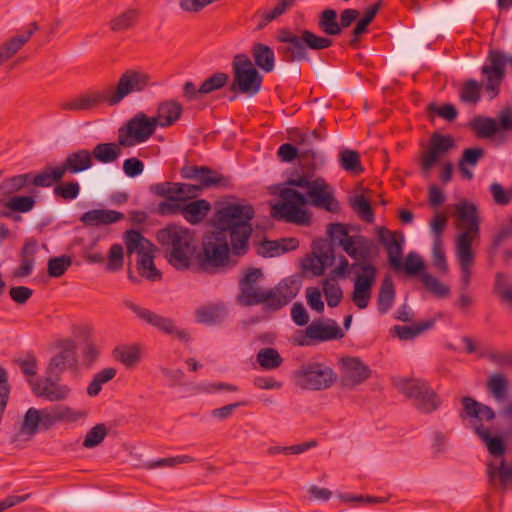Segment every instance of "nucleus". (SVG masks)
Masks as SVG:
<instances>
[{
    "mask_svg": "<svg viewBox=\"0 0 512 512\" xmlns=\"http://www.w3.org/2000/svg\"><path fill=\"white\" fill-rule=\"evenodd\" d=\"M327 233L330 241L317 239L313 242V258H307L304 268L311 269L315 276H322L325 269L335 263L334 244L342 247L355 262L350 265L347 258L340 255L339 265L331 271V274L333 277L346 278L350 270L359 268L362 273L356 275L351 297L359 309L367 308L377 276V269L373 264V259L378 252L377 246L363 235H350L343 223H330Z\"/></svg>",
    "mask_w": 512,
    "mask_h": 512,
    "instance_id": "f257e3e1",
    "label": "nucleus"
},
{
    "mask_svg": "<svg viewBox=\"0 0 512 512\" xmlns=\"http://www.w3.org/2000/svg\"><path fill=\"white\" fill-rule=\"evenodd\" d=\"M255 210L250 204L229 203L216 212L215 230L203 236L202 250L194 263L205 273H225L235 266L231 256L242 257L249 251Z\"/></svg>",
    "mask_w": 512,
    "mask_h": 512,
    "instance_id": "f03ea898",
    "label": "nucleus"
},
{
    "mask_svg": "<svg viewBox=\"0 0 512 512\" xmlns=\"http://www.w3.org/2000/svg\"><path fill=\"white\" fill-rule=\"evenodd\" d=\"M260 268H249L239 281L237 302L245 307L263 305L265 312H276L294 299L300 289L299 282L294 278H285L270 289L257 286L262 279Z\"/></svg>",
    "mask_w": 512,
    "mask_h": 512,
    "instance_id": "7ed1b4c3",
    "label": "nucleus"
},
{
    "mask_svg": "<svg viewBox=\"0 0 512 512\" xmlns=\"http://www.w3.org/2000/svg\"><path fill=\"white\" fill-rule=\"evenodd\" d=\"M457 217L464 231L459 233L456 242V256L459 263L461 277L460 288L468 290L471 281V267L474 263L472 241L480 233V217L476 204L468 200H462L455 205Z\"/></svg>",
    "mask_w": 512,
    "mask_h": 512,
    "instance_id": "20e7f679",
    "label": "nucleus"
},
{
    "mask_svg": "<svg viewBox=\"0 0 512 512\" xmlns=\"http://www.w3.org/2000/svg\"><path fill=\"white\" fill-rule=\"evenodd\" d=\"M156 239L165 252L167 262L178 271L191 270L197 245L193 232L177 224L157 231Z\"/></svg>",
    "mask_w": 512,
    "mask_h": 512,
    "instance_id": "39448f33",
    "label": "nucleus"
},
{
    "mask_svg": "<svg viewBox=\"0 0 512 512\" xmlns=\"http://www.w3.org/2000/svg\"><path fill=\"white\" fill-rule=\"evenodd\" d=\"M276 40L279 43L277 53L286 63L309 61L308 49L322 50L333 44L332 39L319 36L310 30L302 29L295 33L286 27L278 30Z\"/></svg>",
    "mask_w": 512,
    "mask_h": 512,
    "instance_id": "423d86ee",
    "label": "nucleus"
},
{
    "mask_svg": "<svg viewBox=\"0 0 512 512\" xmlns=\"http://www.w3.org/2000/svg\"><path fill=\"white\" fill-rule=\"evenodd\" d=\"M376 232L379 242L387 251L388 262L393 270L404 271L409 276H421L422 273H426L425 263L416 252H409L403 261L405 237L402 231L391 232L386 227H379Z\"/></svg>",
    "mask_w": 512,
    "mask_h": 512,
    "instance_id": "0eeeda50",
    "label": "nucleus"
},
{
    "mask_svg": "<svg viewBox=\"0 0 512 512\" xmlns=\"http://www.w3.org/2000/svg\"><path fill=\"white\" fill-rule=\"evenodd\" d=\"M463 406L459 414L461 419H475L479 423L473 427L474 433L486 444L489 453L494 457H501L506 451V446L501 436H492L490 431L481 423L490 422L496 418V412L492 407L483 404L471 396L461 398Z\"/></svg>",
    "mask_w": 512,
    "mask_h": 512,
    "instance_id": "6e6552de",
    "label": "nucleus"
},
{
    "mask_svg": "<svg viewBox=\"0 0 512 512\" xmlns=\"http://www.w3.org/2000/svg\"><path fill=\"white\" fill-rule=\"evenodd\" d=\"M233 81L229 90L233 93L255 96L262 87L263 76L246 54H236L232 61ZM237 95L229 97L234 101Z\"/></svg>",
    "mask_w": 512,
    "mask_h": 512,
    "instance_id": "1a4fd4ad",
    "label": "nucleus"
},
{
    "mask_svg": "<svg viewBox=\"0 0 512 512\" xmlns=\"http://www.w3.org/2000/svg\"><path fill=\"white\" fill-rule=\"evenodd\" d=\"M281 202L272 206L271 216L275 219H284L289 223L307 224L310 215L301 207L309 203L307 194H302L292 188H283L279 192Z\"/></svg>",
    "mask_w": 512,
    "mask_h": 512,
    "instance_id": "9d476101",
    "label": "nucleus"
},
{
    "mask_svg": "<svg viewBox=\"0 0 512 512\" xmlns=\"http://www.w3.org/2000/svg\"><path fill=\"white\" fill-rule=\"evenodd\" d=\"M336 377L332 368L319 362H307L293 371L296 386L311 391L328 389L333 385Z\"/></svg>",
    "mask_w": 512,
    "mask_h": 512,
    "instance_id": "9b49d317",
    "label": "nucleus"
},
{
    "mask_svg": "<svg viewBox=\"0 0 512 512\" xmlns=\"http://www.w3.org/2000/svg\"><path fill=\"white\" fill-rule=\"evenodd\" d=\"M487 60L481 68V73L485 78V91L489 93L490 99L496 98L500 93V86L505 78V66L509 63L512 66V56L506 55L496 49L488 52Z\"/></svg>",
    "mask_w": 512,
    "mask_h": 512,
    "instance_id": "f8f14e48",
    "label": "nucleus"
},
{
    "mask_svg": "<svg viewBox=\"0 0 512 512\" xmlns=\"http://www.w3.org/2000/svg\"><path fill=\"white\" fill-rule=\"evenodd\" d=\"M157 122L153 117H148L143 112L132 117L125 127L119 129L120 144L123 147H131L147 141L155 132Z\"/></svg>",
    "mask_w": 512,
    "mask_h": 512,
    "instance_id": "ddd939ff",
    "label": "nucleus"
},
{
    "mask_svg": "<svg viewBox=\"0 0 512 512\" xmlns=\"http://www.w3.org/2000/svg\"><path fill=\"white\" fill-rule=\"evenodd\" d=\"M399 389L405 396L413 399L415 407L423 413H431L441 404L440 398L426 381L404 380Z\"/></svg>",
    "mask_w": 512,
    "mask_h": 512,
    "instance_id": "4468645a",
    "label": "nucleus"
},
{
    "mask_svg": "<svg viewBox=\"0 0 512 512\" xmlns=\"http://www.w3.org/2000/svg\"><path fill=\"white\" fill-rule=\"evenodd\" d=\"M110 86L88 89L79 95L60 103L59 107L63 111L83 112L98 109L103 104L115 106L110 102Z\"/></svg>",
    "mask_w": 512,
    "mask_h": 512,
    "instance_id": "2eb2a0df",
    "label": "nucleus"
},
{
    "mask_svg": "<svg viewBox=\"0 0 512 512\" xmlns=\"http://www.w3.org/2000/svg\"><path fill=\"white\" fill-rule=\"evenodd\" d=\"M149 85L148 74L129 69L120 76L115 87L110 86V102L116 106L129 94L143 92Z\"/></svg>",
    "mask_w": 512,
    "mask_h": 512,
    "instance_id": "dca6fc26",
    "label": "nucleus"
},
{
    "mask_svg": "<svg viewBox=\"0 0 512 512\" xmlns=\"http://www.w3.org/2000/svg\"><path fill=\"white\" fill-rule=\"evenodd\" d=\"M123 305L133 311L136 316L145 323L153 326L167 335H175L181 341H188L189 334L185 330L178 329L173 319L163 317L149 309L143 308L130 300H124Z\"/></svg>",
    "mask_w": 512,
    "mask_h": 512,
    "instance_id": "f3484780",
    "label": "nucleus"
},
{
    "mask_svg": "<svg viewBox=\"0 0 512 512\" xmlns=\"http://www.w3.org/2000/svg\"><path fill=\"white\" fill-rule=\"evenodd\" d=\"M60 379L59 375L45 373L42 378L29 380V386L38 398L50 402L63 401L69 397L71 389L68 385L59 383Z\"/></svg>",
    "mask_w": 512,
    "mask_h": 512,
    "instance_id": "a211bd4d",
    "label": "nucleus"
},
{
    "mask_svg": "<svg viewBox=\"0 0 512 512\" xmlns=\"http://www.w3.org/2000/svg\"><path fill=\"white\" fill-rule=\"evenodd\" d=\"M57 346L59 351L51 357L46 368V374L61 376L66 370L76 368L78 360L76 345L73 340H61Z\"/></svg>",
    "mask_w": 512,
    "mask_h": 512,
    "instance_id": "6ab92c4d",
    "label": "nucleus"
},
{
    "mask_svg": "<svg viewBox=\"0 0 512 512\" xmlns=\"http://www.w3.org/2000/svg\"><path fill=\"white\" fill-rule=\"evenodd\" d=\"M455 147V140L450 135L434 132L429 139V148L421 156V169L424 173L431 171L439 158Z\"/></svg>",
    "mask_w": 512,
    "mask_h": 512,
    "instance_id": "aec40b11",
    "label": "nucleus"
},
{
    "mask_svg": "<svg viewBox=\"0 0 512 512\" xmlns=\"http://www.w3.org/2000/svg\"><path fill=\"white\" fill-rule=\"evenodd\" d=\"M327 323V325H324L322 322H312L306 328L304 338L298 340V344L301 346H308L311 344L308 340L320 343L330 340H338L344 337V332L335 320L328 319Z\"/></svg>",
    "mask_w": 512,
    "mask_h": 512,
    "instance_id": "412c9836",
    "label": "nucleus"
},
{
    "mask_svg": "<svg viewBox=\"0 0 512 512\" xmlns=\"http://www.w3.org/2000/svg\"><path fill=\"white\" fill-rule=\"evenodd\" d=\"M309 203L319 209L331 213H338L340 205L334 196V190L323 178H317L316 185L307 191Z\"/></svg>",
    "mask_w": 512,
    "mask_h": 512,
    "instance_id": "4be33fe9",
    "label": "nucleus"
},
{
    "mask_svg": "<svg viewBox=\"0 0 512 512\" xmlns=\"http://www.w3.org/2000/svg\"><path fill=\"white\" fill-rule=\"evenodd\" d=\"M371 376L370 368L357 357H346L342 359L341 384L352 389Z\"/></svg>",
    "mask_w": 512,
    "mask_h": 512,
    "instance_id": "5701e85b",
    "label": "nucleus"
},
{
    "mask_svg": "<svg viewBox=\"0 0 512 512\" xmlns=\"http://www.w3.org/2000/svg\"><path fill=\"white\" fill-rule=\"evenodd\" d=\"M184 179H194L202 187L226 186L228 179L207 166H183L180 170Z\"/></svg>",
    "mask_w": 512,
    "mask_h": 512,
    "instance_id": "b1692460",
    "label": "nucleus"
},
{
    "mask_svg": "<svg viewBox=\"0 0 512 512\" xmlns=\"http://www.w3.org/2000/svg\"><path fill=\"white\" fill-rule=\"evenodd\" d=\"M205 187L201 184H187L176 182H160L150 185V192L156 196L168 195L173 193L180 200L186 201L187 199L195 198L197 194Z\"/></svg>",
    "mask_w": 512,
    "mask_h": 512,
    "instance_id": "393cba45",
    "label": "nucleus"
},
{
    "mask_svg": "<svg viewBox=\"0 0 512 512\" xmlns=\"http://www.w3.org/2000/svg\"><path fill=\"white\" fill-rule=\"evenodd\" d=\"M36 197L33 195H17L10 197L6 201L0 203L5 209L0 212V217L11 219L14 222L22 220L19 213H28L32 211L36 205Z\"/></svg>",
    "mask_w": 512,
    "mask_h": 512,
    "instance_id": "a878e982",
    "label": "nucleus"
},
{
    "mask_svg": "<svg viewBox=\"0 0 512 512\" xmlns=\"http://www.w3.org/2000/svg\"><path fill=\"white\" fill-rule=\"evenodd\" d=\"M59 166L63 175L79 174L93 166L92 154L88 149H78L69 153Z\"/></svg>",
    "mask_w": 512,
    "mask_h": 512,
    "instance_id": "bb28decb",
    "label": "nucleus"
},
{
    "mask_svg": "<svg viewBox=\"0 0 512 512\" xmlns=\"http://www.w3.org/2000/svg\"><path fill=\"white\" fill-rule=\"evenodd\" d=\"M38 28L37 23L32 22L28 25V29L24 34L17 35L2 45L0 48V66L13 57L28 42Z\"/></svg>",
    "mask_w": 512,
    "mask_h": 512,
    "instance_id": "cd10ccee",
    "label": "nucleus"
},
{
    "mask_svg": "<svg viewBox=\"0 0 512 512\" xmlns=\"http://www.w3.org/2000/svg\"><path fill=\"white\" fill-rule=\"evenodd\" d=\"M197 322L211 326L221 323L226 315V307L222 302L211 303L198 307L195 311Z\"/></svg>",
    "mask_w": 512,
    "mask_h": 512,
    "instance_id": "c85d7f7f",
    "label": "nucleus"
},
{
    "mask_svg": "<svg viewBox=\"0 0 512 512\" xmlns=\"http://www.w3.org/2000/svg\"><path fill=\"white\" fill-rule=\"evenodd\" d=\"M29 185L34 187L48 188L53 186L54 183L60 182L64 175L61 171L60 166H45L38 173L28 172Z\"/></svg>",
    "mask_w": 512,
    "mask_h": 512,
    "instance_id": "c756f323",
    "label": "nucleus"
},
{
    "mask_svg": "<svg viewBox=\"0 0 512 512\" xmlns=\"http://www.w3.org/2000/svg\"><path fill=\"white\" fill-rule=\"evenodd\" d=\"M211 204L206 199H198L183 204L182 216L192 225L201 223L209 214Z\"/></svg>",
    "mask_w": 512,
    "mask_h": 512,
    "instance_id": "7c9ffc66",
    "label": "nucleus"
},
{
    "mask_svg": "<svg viewBox=\"0 0 512 512\" xmlns=\"http://www.w3.org/2000/svg\"><path fill=\"white\" fill-rule=\"evenodd\" d=\"M182 111V105L176 100L165 101L159 104L157 115L153 119L157 126L169 127L180 118Z\"/></svg>",
    "mask_w": 512,
    "mask_h": 512,
    "instance_id": "2f4dec72",
    "label": "nucleus"
},
{
    "mask_svg": "<svg viewBox=\"0 0 512 512\" xmlns=\"http://www.w3.org/2000/svg\"><path fill=\"white\" fill-rule=\"evenodd\" d=\"M124 218V214L115 210L93 209L85 212L80 220L88 226L116 223Z\"/></svg>",
    "mask_w": 512,
    "mask_h": 512,
    "instance_id": "473e14b6",
    "label": "nucleus"
},
{
    "mask_svg": "<svg viewBox=\"0 0 512 512\" xmlns=\"http://www.w3.org/2000/svg\"><path fill=\"white\" fill-rule=\"evenodd\" d=\"M251 54L255 66L265 73L272 72L275 68V52L263 43H255L251 48Z\"/></svg>",
    "mask_w": 512,
    "mask_h": 512,
    "instance_id": "72a5a7b5",
    "label": "nucleus"
},
{
    "mask_svg": "<svg viewBox=\"0 0 512 512\" xmlns=\"http://www.w3.org/2000/svg\"><path fill=\"white\" fill-rule=\"evenodd\" d=\"M29 175L27 173L14 175L5 178L0 182V203L10 197L17 196L19 192L29 185Z\"/></svg>",
    "mask_w": 512,
    "mask_h": 512,
    "instance_id": "f704fd0d",
    "label": "nucleus"
},
{
    "mask_svg": "<svg viewBox=\"0 0 512 512\" xmlns=\"http://www.w3.org/2000/svg\"><path fill=\"white\" fill-rule=\"evenodd\" d=\"M37 250V242L34 239L27 240L21 250V264L13 271V276L17 278L29 276L34 269V255Z\"/></svg>",
    "mask_w": 512,
    "mask_h": 512,
    "instance_id": "c9c22d12",
    "label": "nucleus"
},
{
    "mask_svg": "<svg viewBox=\"0 0 512 512\" xmlns=\"http://www.w3.org/2000/svg\"><path fill=\"white\" fill-rule=\"evenodd\" d=\"M123 147L120 144V136H118V142H109V143H98L90 153L92 154V160L108 164L115 162L121 155Z\"/></svg>",
    "mask_w": 512,
    "mask_h": 512,
    "instance_id": "e433bc0d",
    "label": "nucleus"
},
{
    "mask_svg": "<svg viewBox=\"0 0 512 512\" xmlns=\"http://www.w3.org/2000/svg\"><path fill=\"white\" fill-rule=\"evenodd\" d=\"M316 152L314 148H297L290 143L282 144L277 151V156L282 162L290 163L295 159L299 158L303 161L312 160L316 158Z\"/></svg>",
    "mask_w": 512,
    "mask_h": 512,
    "instance_id": "4c0bfd02",
    "label": "nucleus"
},
{
    "mask_svg": "<svg viewBox=\"0 0 512 512\" xmlns=\"http://www.w3.org/2000/svg\"><path fill=\"white\" fill-rule=\"evenodd\" d=\"M381 7V2L374 3L369 6L364 12L363 16L358 20L352 30V38L349 41L350 46L358 47L361 35L368 31V26L372 23Z\"/></svg>",
    "mask_w": 512,
    "mask_h": 512,
    "instance_id": "58836bf2",
    "label": "nucleus"
},
{
    "mask_svg": "<svg viewBox=\"0 0 512 512\" xmlns=\"http://www.w3.org/2000/svg\"><path fill=\"white\" fill-rule=\"evenodd\" d=\"M114 358L126 368H134L141 359V349L137 345H120L113 350Z\"/></svg>",
    "mask_w": 512,
    "mask_h": 512,
    "instance_id": "ea45409f",
    "label": "nucleus"
},
{
    "mask_svg": "<svg viewBox=\"0 0 512 512\" xmlns=\"http://www.w3.org/2000/svg\"><path fill=\"white\" fill-rule=\"evenodd\" d=\"M435 325V319H428L423 322L415 323L411 326L395 325L391 332L394 333L400 340H410L424 331L433 328Z\"/></svg>",
    "mask_w": 512,
    "mask_h": 512,
    "instance_id": "a19ab883",
    "label": "nucleus"
},
{
    "mask_svg": "<svg viewBox=\"0 0 512 512\" xmlns=\"http://www.w3.org/2000/svg\"><path fill=\"white\" fill-rule=\"evenodd\" d=\"M487 390L497 402L505 401L509 394L507 377L501 373L492 374L487 381Z\"/></svg>",
    "mask_w": 512,
    "mask_h": 512,
    "instance_id": "79ce46f5",
    "label": "nucleus"
},
{
    "mask_svg": "<svg viewBox=\"0 0 512 512\" xmlns=\"http://www.w3.org/2000/svg\"><path fill=\"white\" fill-rule=\"evenodd\" d=\"M493 293L503 303L512 306V275L505 272H497L495 274Z\"/></svg>",
    "mask_w": 512,
    "mask_h": 512,
    "instance_id": "37998d69",
    "label": "nucleus"
},
{
    "mask_svg": "<svg viewBox=\"0 0 512 512\" xmlns=\"http://www.w3.org/2000/svg\"><path fill=\"white\" fill-rule=\"evenodd\" d=\"M137 270L142 277L150 281L161 279V273L155 266L151 250L140 252V256L137 258Z\"/></svg>",
    "mask_w": 512,
    "mask_h": 512,
    "instance_id": "c03bdc74",
    "label": "nucleus"
},
{
    "mask_svg": "<svg viewBox=\"0 0 512 512\" xmlns=\"http://www.w3.org/2000/svg\"><path fill=\"white\" fill-rule=\"evenodd\" d=\"M478 138H491L498 133V125L491 117L475 116L469 123Z\"/></svg>",
    "mask_w": 512,
    "mask_h": 512,
    "instance_id": "a18cd8bd",
    "label": "nucleus"
},
{
    "mask_svg": "<svg viewBox=\"0 0 512 512\" xmlns=\"http://www.w3.org/2000/svg\"><path fill=\"white\" fill-rule=\"evenodd\" d=\"M395 300V289L393 281L386 277L379 289L377 305L380 314H386L392 307Z\"/></svg>",
    "mask_w": 512,
    "mask_h": 512,
    "instance_id": "49530a36",
    "label": "nucleus"
},
{
    "mask_svg": "<svg viewBox=\"0 0 512 512\" xmlns=\"http://www.w3.org/2000/svg\"><path fill=\"white\" fill-rule=\"evenodd\" d=\"M41 424V411L36 408H29L25 415L23 422L20 427L19 433L21 435L28 436L29 438L35 436L39 429Z\"/></svg>",
    "mask_w": 512,
    "mask_h": 512,
    "instance_id": "de8ad7c7",
    "label": "nucleus"
},
{
    "mask_svg": "<svg viewBox=\"0 0 512 512\" xmlns=\"http://www.w3.org/2000/svg\"><path fill=\"white\" fill-rule=\"evenodd\" d=\"M318 27L326 35H340L336 10L330 8L323 10L319 15Z\"/></svg>",
    "mask_w": 512,
    "mask_h": 512,
    "instance_id": "09e8293b",
    "label": "nucleus"
},
{
    "mask_svg": "<svg viewBox=\"0 0 512 512\" xmlns=\"http://www.w3.org/2000/svg\"><path fill=\"white\" fill-rule=\"evenodd\" d=\"M138 16L137 9H128L110 21V28L114 32L126 31L136 25Z\"/></svg>",
    "mask_w": 512,
    "mask_h": 512,
    "instance_id": "8fccbe9b",
    "label": "nucleus"
},
{
    "mask_svg": "<svg viewBox=\"0 0 512 512\" xmlns=\"http://www.w3.org/2000/svg\"><path fill=\"white\" fill-rule=\"evenodd\" d=\"M339 163L342 169L354 174H361L364 171L360 161V154L355 150L344 149L340 151Z\"/></svg>",
    "mask_w": 512,
    "mask_h": 512,
    "instance_id": "3c124183",
    "label": "nucleus"
},
{
    "mask_svg": "<svg viewBox=\"0 0 512 512\" xmlns=\"http://www.w3.org/2000/svg\"><path fill=\"white\" fill-rule=\"evenodd\" d=\"M485 89V80L481 83L474 79L466 80L459 93L460 100L463 103L476 104L481 98V89Z\"/></svg>",
    "mask_w": 512,
    "mask_h": 512,
    "instance_id": "603ef678",
    "label": "nucleus"
},
{
    "mask_svg": "<svg viewBox=\"0 0 512 512\" xmlns=\"http://www.w3.org/2000/svg\"><path fill=\"white\" fill-rule=\"evenodd\" d=\"M257 362L264 370H273L278 368L283 358L274 348H263L257 353Z\"/></svg>",
    "mask_w": 512,
    "mask_h": 512,
    "instance_id": "864d4df0",
    "label": "nucleus"
},
{
    "mask_svg": "<svg viewBox=\"0 0 512 512\" xmlns=\"http://www.w3.org/2000/svg\"><path fill=\"white\" fill-rule=\"evenodd\" d=\"M322 287L328 306L337 307L343 298L339 284L333 278H327L323 280Z\"/></svg>",
    "mask_w": 512,
    "mask_h": 512,
    "instance_id": "5fc2aeb1",
    "label": "nucleus"
},
{
    "mask_svg": "<svg viewBox=\"0 0 512 512\" xmlns=\"http://www.w3.org/2000/svg\"><path fill=\"white\" fill-rule=\"evenodd\" d=\"M350 206L362 220L368 223H372L374 221L375 215L371 204L363 195H356L351 198Z\"/></svg>",
    "mask_w": 512,
    "mask_h": 512,
    "instance_id": "6e6d98bb",
    "label": "nucleus"
},
{
    "mask_svg": "<svg viewBox=\"0 0 512 512\" xmlns=\"http://www.w3.org/2000/svg\"><path fill=\"white\" fill-rule=\"evenodd\" d=\"M229 82V75L225 72H217L205 79L199 86V91L204 95H208L214 91H218Z\"/></svg>",
    "mask_w": 512,
    "mask_h": 512,
    "instance_id": "4d7b16f0",
    "label": "nucleus"
},
{
    "mask_svg": "<svg viewBox=\"0 0 512 512\" xmlns=\"http://www.w3.org/2000/svg\"><path fill=\"white\" fill-rule=\"evenodd\" d=\"M14 363L20 368L28 383L29 380H35L34 377L38 373V363L34 353L27 352L24 357L15 359Z\"/></svg>",
    "mask_w": 512,
    "mask_h": 512,
    "instance_id": "13d9d810",
    "label": "nucleus"
},
{
    "mask_svg": "<svg viewBox=\"0 0 512 512\" xmlns=\"http://www.w3.org/2000/svg\"><path fill=\"white\" fill-rule=\"evenodd\" d=\"M421 281L425 289L438 298H446L450 294V288L429 273H422Z\"/></svg>",
    "mask_w": 512,
    "mask_h": 512,
    "instance_id": "bf43d9fd",
    "label": "nucleus"
},
{
    "mask_svg": "<svg viewBox=\"0 0 512 512\" xmlns=\"http://www.w3.org/2000/svg\"><path fill=\"white\" fill-rule=\"evenodd\" d=\"M147 243L151 245V243L145 239V237L137 230H128L125 234V244L127 254L130 255L134 252H137L138 256H140V252H146L143 243Z\"/></svg>",
    "mask_w": 512,
    "mask_h": 512,
    "instance_id": "052dcab7",
    "label": "nucleus"
},
{
    "mask_svg": "<svg viewBox=\"0 0 512 512\" xmlns=\"http://www.w3.org/2000/svg\"><path fill=\"white\" fill-rule=\"evenodd\" d=\"M432 264L441 274H446L449 270L442 239H433Z\"/></svg>",
    "mask_w": 512,
    "mask_h": 512,
    "instance_id": "680f3d73",
    "label": "nucleus"
},
{
    "mask_svg": "<svg viewBox=\"0 0 512 512\" xmlns=\"http://www.w3.org/2000/svg\"><path fill=\"white\" fill-rule=\"evenodd\" d=\"M161 197H164L166 200L162 201L158 204V207H157L158 214H160L162 216H169V215H176V214L182 215L183 205L179 203V202H183L182 200H180L173 193H169L168 195H162Z\"/></svg>",
    "mask_w": 512,
    "mask_h": 512,
    "instance_id": "e2e57ef3",
    "label": "nucleus"
},
{
    "mask_svg": "<svg viewBox=\"0 0 512 512\" xmlns=\"http://www.w3.org/2000/svg\"><path fill=\"white\" fill-rule=\"evenodd\" d=\"M72 265V258L68 255L50 258L48 261V275L59 278L65 274Z\"/></svg>",
    "mask_w": 512,
    "mask_h": 512,
    "instance_id": "0e129e2a",
    "label": "nucleus"
},
{
    "mask_svg": "<svg viewBox=\"0 0 512 512\" xmlns=\"http://www.w3.org/2000/svg\"><path fill=\"white\" fill-rule=\"evenodd\" d=\"M108 430L104 423H99L92 427L86 434L82 443L85 448H94L101 444L107 436Z\"/></svg>",
    "mask_w": 512,
    "mask_h": 512,
    "instance_id": "69168bd1",
    "label": "nucleus"
},
{
    "mask_svg": "<svg viewBox=\"0 0 512 512\" xmlns=\"http://www.w3.org/2000/svg\"><path fill=\"white\" fill-rule=\"evenodd\" d=\"M53 193L63 200H74L80 194V185L77 181L62 182L54 187Z\"/></svg>",
    "mask_w": 512,
    "mask_h": 512,
    "instance_id": "338daca9",
    "label": "nucleus"
},
{
    "mask_svg": "<svg viewBox=\"0 0 512 512\" xmlns=\"http://www.w3.org/2000/svg\"><path fill=\"white\" fill-rule=\"evenodd\" d=\"M512 238V215L509 218L508 223H504L501 225L498 233H496L493 237V241L490 247V253H495L497 249L504 243L505 241Z\"/></svg>",
    "mask_w": 512,
    "mask_h": 512,
    "instance_id": "774afa93",
    "label": "nucleus"
}]
</instances>
